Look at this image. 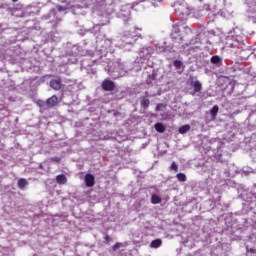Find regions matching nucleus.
Here are the masks:
<instances>
[{
    "mask_svg": "<svg viewBox=\"0 0 256 256\" xmlns=\"http://www.w3.org/2000/svg\"><path fill=\"white\" fill-rule=\"evenodd\" d=\"M226 47L229 49H243V47H245V43L241 40V37H231L227 39Z\"/></svg>",
    "mask_w": 256,
    "mask_h": 256,
    "instance_id": "f257e3e1",
    "label": "nucleus"
},
{
    "mask_svg": "<svg viewBox=\"0 0 256 256\" xmlns=\"http://www.w3.org/2000/svg\"><path fill=\"white\" fill-rule=\"evenodd\" d=\"M174 9L178 15H187L189 13V8L185 4H174Z\"/></svg>",
    "mask_w": 256,
    "mask_h": 256,
    "instance_id": "f03ea898",
    "label": "nucleus"
},
{
    "mask_svg": "<svg viewBox=\"0 0 256 256\" xmlns=\"http://www.w3.org/2000/svg\"><path fill=\"white\" fill-rule=\"evenodd\" d=\"M102 89L103 91H115V82L105 79L102 82Z\"/></svg>",
    "mask_w": 256,
    "mask_h": 256,
    "instance_id": "7ed1b4c3",
    "label": "nucleus"
},
{
    "mask_svg": "<svg viewBox=\"0 0 256 256\" xmlns=\"http://www.w3.org/2000/svg\"><path fill=\"white\" fill-rule=\"evenodd\" d=\"M50 87L54 89V91H61V88L63 87L61 78L50 80Z\"/></svg>",
    "mask_w": 256,
    "mask_h": 256,
    "instance_id": "20e7f679",
    "label": "nucleus"
},
{
    "mask_svg": "<svg viewBox=\"0 0 256 256\" xmlns=\"http://www.w3.org/2000/svg\"><path fill=\"white\" fill-rule=\"evenodd\" d=\"M59 103V97L57 95H53L52 97L46 100L47 107H56Z\"/></svg>",
    "mask_w": 256,
    "mask_h": 256,
    "instance_id": "39448f33",
    "label": "nucleus"
},
{
    "mask_svg": "<svg viewBox=\"0 0 256 256\" xmlns=\"http://www.w3.org/2000/svg\"><path fill=\"white\" fill-rule=\"evenodd\" d=\"M191 87L194 89V93H201L203 89V84L199 80L191 81L190 83Z\"/></svg>",
    "mask_w": 256,
    "mask_h": 256,
    "instance_id": "423d86ee",
    "label": "nucleus"
},
{
    "mask_svg": "<svg viewBox=\"0 0 256 256\" xmlns=\"http://www.w3.org/2000/svg\"><path fill=\"white\" fill-rule=\"evenodd\" d=\"M85 184L86 187H93V185H95V176H93V174H86Z\"/></svg>",
    "mask_w": 256,
    "mask_h": 256,
    "instance_id": "0eeeda50",
    "label": "nucleus"
},
{
    "mask_svg": "<svg viewBox=\"0 0 256 256\" xmlns=\"http://www.w3.org/2000/svg\"><path fill=\"white\" fill-rule=\"evenodd\" d=\"M56 183H58V185H65L67 183V176H65V174L56 176Z\"/></svg>",
    "mask_w": 256,
    "mask_h": 256,
    "instance_id": "6e6552de",
    "label": "nucleus"
},
{
    "mask_svg": "<svg viewBox=\"0 0 256 256\" xmlns=\"http://www.w3.org/2000/svg\"><path fill=\"white\" fill-rule=\"evenodd\" d=\"M162 244L163 241H161V239H155L150 243V247L152 249H159V247H161Z\"/></svg>",
    "mask_w": 256,
    "mask_h": 256,
    "instance_id": "1a4fd4ad",
    "label": "nucleus"
},
{
    "mask_svg": "<svg viewBox=\"0 0 256 256\" xmlns=\"http://www.w3.org/2000/svg\"><path fill=\"white\" fill-rule=\"evenodd\" d=\"M178 131L181 135H185V133H188V131H191V126L189 124L183 125L179 128Z\"/></svg>",
    "mask_w": 256,
    "mask_h": 256,
    "instance_id": "9d476101",
    "label": "nucleus"
},
{
    "mask_svg": "<svg viewBox=\"0 0 256 256\" xmlns=\"http://www.w3.org/2000/svg\"><path fill=\"white\" fill-rule=\"evenodd\" d=\"M158 203H161V196L153 194L151 196V204L152 205H158Z\"/></svg>",
    "mask_w": 256,
    "mask_h": 256,
    "instance_id": "9b49d317",
    "label": "nucleus"
},
{
    "mask_svg": "<svg viewBox=\"0 0 256 256\" xmlns=\"http://www.w3.org/2000/svg\"><path fill=\"white\" fill-rule=\"evenodd\" d=\"M154 128L158 133H165V125L163 123H156Z\"/></svg>",
    "mask_w": 256,
    "mask_h": 256,
    "instance_id": "f8f14e48",
    "label": "nucleus"
},
{
    "mask_svg": "<svg viewBox=\"0 0 256 256\" xmlns=\"http://www.w3.org/2000/svg\"><path fill=\"white\" fill-rule=\"evenodd\" d=\"M219 113V106L218 105H214L212 107V109L210 110V115L213 119H215V117H217V114Z\"/></svg>",
    "mask_w": 256,
    "mask_h": 256,
    "instance_id": "ddd939ff",
    "label": "nucleus"
},
{
    "mask_svg": "<svg viewBox=\"0 0 256 256\" xmlns=\"http://www.w3.org/2000/svg\"><path fill=\"white\" fill-rule=\"evenodd\" d=\"M27 185H28V182H27V180L25 178H20L18 180V187H19V189H25V187H27Z\"/></svg>",
    "mask_w": 256,
    "mask_h": 256,
    "instance_id": "4468645a",
    "label": "nucleus"
},
{
    "mask_svg": "<svg viewBox=\"0 0 256 256\" xmlns=\"http://www.w3.org/2000/svg\"><path fill=\"white\" fill-rule=\"evenodd\" d=\"M212 65H219L221 63V58L218 55L212 56L210 59Z\"/></svg>",
    "mask_w": 256,
    "mask_h": 256,
    "instance_id": "2eb2a0df",
    "label": "nucleus"
},
{
    "mask_svg": "<svg viewBox=\"0 0 256 256\" xmlns=\"http://www.w3.org/2000/svg\"><path fill=\"white\" fill-rule=\"evenodd\" d=\"M176 178L178 179V181H180L181 183H185V181H187V176L184 173H178L176 175Z\"/></svg>",
    "mask_w": 256,
    "mask_h": 256,
    "instance_id": "dca6fc26",
    "label": "nucleus"
},
{
    "mask_svg": "<svg viewBox=\"0 0 256 256\" xmlns=\"http://www.w3.org/2000/svg\"><path fill=\"white\" fill-rule=\"evenodd\" d=\"M141 107H143V109H147L149 107V105H151V102L149 101V99H143L140 102Z\"/></svg>",
    "mask_w": 256,
    "mask_h": 256,
    "instance_id": "f3484780",
    "label": "nucleus"
},
{
    "mask_svg": "<svg viewBox=\"0 0 256 256\" xmlns=\"http://www.w3.org/2000/svg\"><path fill=\"white\" fill-rule=\"evenodd\" d=\"M173 65L176 69H181V67L183 66V62H181V60H175L173 62Z\"/></svg>",
    "mask_w": 256,
    "mask_h": 256,
    "instance_id": "a211bd4d",
    "label": "nucleus"
},
{
    "mask_svg": "<svg viewBox=\"0 0 256 256\" xmlns=\"http://www.w3.org/2000/svg\"><path fill=\"white\" fill-rule=\"evenodd\" d=\"M123 247V243L118 242L112 246L113 251H117V249H121Z\"/></svg>",
    "mask_w": 256,
    "mask_h": 256,
    "instance_id": "6ab92c4d",
    "label": "nucleus"
},
{
    "mask_svg": "<svg viewBox=\"0 0 256 256\" xmlns=\"http://www.w3.org/2000/svg\"><path fill=\"white\" fill-rule=\"evenodd\" d=\"M170 169L171 171H179V166L177 165V163L172 162Z\"/></svg>",
    "mask_w": 256,
    "mask_h": 256,
    "instance_id": "aec40b11",
    "label": "nucleus"
},
{
    "mask_svg": "<svg viewBox=\"0 0 256 256\" xmlns=\"http://www.w3.org/2000/svg\"><path fill=\"white\" fill-rule=\"evenodd\" d=\"M36 105H38V107H45V101L38 100V101H36Z\"/></svg>",
    "mask_w": 256,
    "mask_h": 256,
    "instance_id": "412c9836",
    "label": "nucleus"
},
{
    "mask_svg": "<svg viewBox=\"0 0 256 256\" xmlns=\"http://www.w3.org/2000/svg\"><path fill=\"white\" fill-rule=\"evenodd\" d=\"M50 161L54 162V163H61V158L59 157H53L50 159Z\"/></svg>",
    "mask_w": 256,
    "mask_h": 256,
    "instance_id": "4be33fe9",
    "label": "nucleus"
},
{
    "mask_svg": "<svg viewBox=\"0 0 256 256\" xmlns=\"http://www.w3.org/2000/svg\"><path fill=\"white\" fill-rule=\"evenodd\" d=\"M247 5H256V0H246Z\"/></svg>",
    "mask_w": 256,
    "mask_h": 256,
    "instance_id": "5701e85b",
    "label": "nucleus"
},
{
    "mask_svg": "<svg viewBox=\"0 0 256 256\" xmlns=\"http://www.w3.org/2000/svg\"><path fill=\"white\" fill-rule=\"evenodd\" d=\"M161 107H163V104H157L156 111H161Z\"/></svg>",
    "mask_w": 256,
    "mask_h": 256,
    "instance_id": "b1692460",
    "label": "nucleus"
},
{
    "mask_svg": "<svg viewBox=\"0 0 256 256\" xmlns=\"http://www.w3.org/2000/svg\"><path fill=\"white\" fill-rule=\"evenodd\" d=\"M105 241H107L109 243V241H111V237L109 235L104 237Z\"/></svg>",
    "mask_w": 256,
    "mask_h": 256,
    "instance_id": "393cba45",
    "label": "nucleus"
},
{
    "mask_svg": "<svg viewBox=\"0 0 256 256\" xmlns=\"http://www.w3.org/2000/svg\"><path fill=\"white\" fill-rule=\"evenodd\" d=\"M250 253L255 254V253H256V250H255V249H253V248H251V249H250Z\"/></svg>",
    "mask_w": 256,
    "mask_h": 256,
    "instance_id": "a878e982",
    "label": "nucleus"
},
{
    "mask_svg": "<svg viewBox=\"0 0 256 256\" xmlns=\"http://www.w3.org/2000/svg\"><path fill=\"white\" fill-rule=\"evenodd\" d=\"M175 33H179V29L178 28L175 29Z\"/></svg>",
    "mask_w": 256,
    "mask_h": 256,
    "instance_id": "bb28decb",
    "label": "nucleus"
},
{
    "mask_svg": "<svg viewBox=\"0 0 256 256\" xmlns=\"http://www.w3.org/2000/svg\"><path fill=\"white\" fill-rule=\"evenodd\" d=\"M17 1H19V0H12L13 3H17Z\"/></svg>",
    "mask_w": 256,
    "mask_h": 256,
    "instance_id": "cd10ccee",
    "label": "nucleus"
}]
</instances>
